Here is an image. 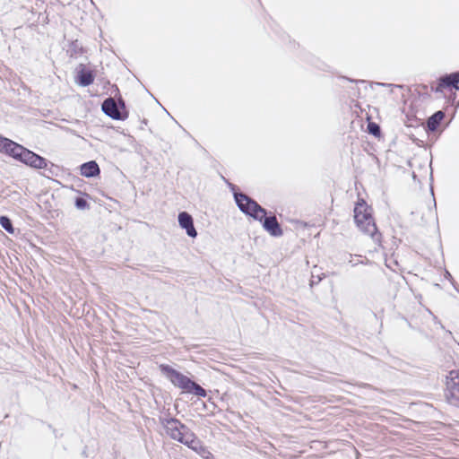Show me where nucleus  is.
<instances>
[{"instance_id": "obj_1", "label": "nucleus", "mask_w": 459, "mask_h": 459, "mask_svg": "<svg viewBox=\"0 0 459 459\" xmlns=\"http://www.w3.org/2000/svg\"><path fill=\"white\" fill-rule=\"evenodd\" d=\"M163 425L168 436L184 444L203 459H216L197 436L178 420L174 418L166 420Z\"/></svg>"}, {"instance_id": "obj_2", "label": "nucleus", "mask_w": 459, "mask_h": 459, "mask_svg": "<svg viewBox=\"0 0 459 459\" xmlns=\"http://www.w3.org/2000/svg\"><path fill=\"white\" fill-rule=\"evenodd\" d=\"M353 212L356 226L364 234L370 236L375 244L374 250L378 251L383 247L382 234L376 225L371 206H369L364 199L359 198L355 204Z\"/></svg>"}, {"instance_id": "obj_3", "label": "nucleus", "mask_w": 459, "mask_h": 459, "mask_svg": "<svg viewBox=\"0 0 459 459\" xmlns=\"http://www.w3.org/2000/svg\"><path fill=\"white\" fill-rule=\"evenodd\" d=\"M160 369L175 386L180 388L184 392L194 394L198 397H205L207 395L206 391L201 385L170 366L162 364L160 366Z\"/></svg>"}, {"instance_id": "obj_4", "label": "nucleus", "mask_w": 459, "mask_h": 459, "mask_svg": "<svg viewBox=\"0 0 459 459\" xmlns=\"http://www.w3.org/2000/svg\"><path fill=\"white\" fill-rule=\"evenodd\" d=\"M234 197L239 210L253 219L262 221L267 214L265 209L247 195L235 193Z\"/></svg>"}, {"instance_id": "obj_5", "label": "nucleus", "mask_w": 459, "mask_h": 459, "mask_svg": "<svg viewBox=\"0 0 459 459\" xmlns=\"http://www.w3.org/2000/svg\"><path fill=\"white\" fill-rule=\"evenodd\" d=\"M431 91L442 97L450 99L459 91V72L442 76L431 84Z\"/></svg>"}, {"instance_id": "obj_6", "label": "nucleus", "mask_w": 459, "mask_h": 459, "mask_svg": "<svg viewBox=\"0 0 459 459\" xmlns=\"http://www.w3.org/2000/svg\"><path fill=\"white\" fill-rule=\"evenodd\" d=\"M444 397L446 401L455 407H459V369L448 372L445 378Z\"/></svg>"}, {"instance_id": "obj_7", "label": "nucleus", "mask_w": 459, "mask_h": 459, "mask_svg": "<svg viewBox=\"0 0 459 459\" xmlns=\"http://www.w3.org/2000/svg\"><path fill=\"white\" fill-rule=\"evenodd\" d=\"M13 159L37 169H46L48 167V162L45 158L21 144L18 145Z\"/></svg>"}, {"instance_id": "obj_8", "label": "nucleus", "mask_w": 459, "mask_h": 459, "mask_svg": "<svg viewBox=\"0 0 459 459\" xmlns=\"http://www.w3.org/2000/svg\"><path fill=\"white\" fill-rule=\"evenodd\" d=\"M103 112L116 120H124L127 117V112L123 101L118 106L113 98L106 99L102 103Z\"/></svg>"}, {"instance_id": "obj_9", "label": "nucleus", "mask_w": 459, "mask_h": 459, "mask_svg": "<svg viewBox=\"0 0 459 459\" xmlns=\"http://www.w3.org/2000/svg\"><path fill=\"white\" fill-rule=\"evenodd\" d=\"M95 79L94 72L88 69L84 65H80L78 67L75 82L81 86H89L93 83Z\"/></svg>"}, {"instance_id": "obj_10", "label": "nucleus", "mask_w": 459, "mask_h": 459, "mask_svg": "<svg viewBox=\"0 0 459 459\" xmlns=\"http://www.w3.org/2000/svg\"><path fill=\"white\" fill-rule=\"evenodd\" d=\"M264 229L273 237H280L283 234V231L279 224L277 218L274 215L264 216L263 221Z\"/></svg>"}, {"instance_id": "obj_11", "label": "nucleus", "mask_w": 459, "mask_h": 459, "mask_svg": "<svg viewBox=\"0 0 459 459\" xmlns=\"http://www.w3.org/2000/svg\"><path fill=\"white\" fill-rule=\"evenodd\" d=\"M178 222L181 228L186 230L189 237L195 238L197 232L194 227L193 218L186 212H182L178 214Z\"/></svg>"}, {"instance_id": "obj_12", "label": "nucleus", "mask_w": 459, "mask_h": 459, "mask_svg": "<svg viewBox=\"0 0 459 459\" xmlns=\"http://www.w3.org/2000/svg\"><path fill=\"white\" fill-rule=\"evenodd\" d=\"M19 143L0 135V152L13 158Z\"/></svg>"}, {"instance_id": "obj_13", "label": "nucleus", "mask_w": 459, "mask_h": 459, "mask_svg": "<svg viewBox=\"0 0 459 459\" xmlns=\"http://www.w3.org/2000/svg\"><path fill=\"white\" fill-rule=\"evenodd\" d=\"M81 175L86 177V178H92L99 176L100 173V167L98 163L94 160L83 163L81 166Z\"/></svg>"}, {"instance_id": "obj_14", "label": "nucleus", "mask_w": 459, "mask_h": 459, "mask_svg": "<svg viewBox=\"0 0 459 459\" xmlns=\"http://www.w3.org/2000/svg\"><path fill=\"white\" fill-rule=\"evenodd\" d=\"M445 117V113L441 110L439 111H437L435 114H433L429 119H428V122H427V126H428V128L430 130V131H436L441 121L444 119Z\"/></svg>"}, {"instance_id": "obj_15", "label": "nucleus", "mask_w": 459, "mask_h": 459, "mask_svg": "<svg viewBox=\"0 0 459 459\" xmlns=\"http://www.w3.org/2000/svg\"><path fill=\"white\" fill-rule=\"evenodd\" d=\"M0 225L10 234L14 233V229L11 220L6 216H0Z\"/></svg>"}, {"instance_id": "obj_16", "label": "nucleus", "mask_w": 459, "mask_h": 459, "mask_svg": "<svg viewBox=\"0 0 459 459\" xmlns=\"http://www.w3.org/2000/svg\"><path fill=\"white\" fill-rule=\"evenodd\" d=\"M368 132L373 134L376 137H379L381 135V130L379 126L375 122H369L368 124Z\"/></svg>"}, {"instance_id": "obj_17", "label": "nucleus", "mask_w": 459, "mask_h": 459, "mask_svg": "<svg viewBox=\"0 0 459 459\" xmlns=\"http://www.w3.org/2000/svg\"><path fill=\"white\" fill-rule=\"evenodd\" d=\"M75 205L79 209H85L86 207H88V203L83 198H77L75 201Z\"/></svg>"}]
</instances>
